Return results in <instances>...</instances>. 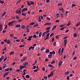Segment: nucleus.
I'll use <instances>...</instances> for the list:
<instances>
[{"instance_id":"obj_1","label":"nucleus","mask_w":80,"mask_h":80,"mask_svg":"<svg viewBox=\"0 0 80 80\" xmlns=\"http://www.w3.org/2000/svg\"><path fill=\"white\" fill-rule=\"evenodd\" d=\"M52 76H53V72H51L50 74H49L48 75V78H50V77H52Z\"/></svg>"},{"instance_id":"obj_2","label":"nucleus","mask_w":80,"mask_h":80,"mask_svg":"<svg viewBox=\"0 0 80 80\" xmlns=\"http://www.w3.org/2000/svg\"><path fill=\"white\" fill-rule=\"evenodd\" d=\"M64 47H66V45H67V39H65L64 40Z\"/></svg>"},{"instance_id":"obj_3","label":"nucleus","mask_w":80,"mask_h":80,"mask_svg":"<svg viewBox=\"0 0 80 80\" xmlns=\"http://www.w3.org/2000/svg\"><path fill=\"white\" fill-rule=\"evenodd\" d=\"M5 58V57H4V56H1V58H0V62H2V60H3V58Z\"/></svg>"},{"instance_id":"obj_4","label":"nucleus","mask_w":80,"mask_h":80,"mask_svg":"<svg viewBox=\"0 0 80 80\" xmlns=\"http://www.w3.org/2000/svg\"><path fill=\"white\" fill-rule=\"evenodd\" d=\"M51 23L47 22L44 24V25H51Z\"/></svg>"},{"instance_id":"obj_5","label":"nucleus","mask_w":80,"mask_h":80,"mask_svg":"<svg viewBox=\"0 0 80 80\" xmlns=\"http://www.w3.org/2000/svg\"><path fill=\"white\" fill-rule=\"evenodd\" d=\"M28 63L27 62H24V63H23V65H24V66H27V65H28Z\"/></svg>"},{"instance_id":"obj_6","label":"nucleus","mask_w":80,"mask_h":80,"mask_svg":"<svg viewBox=\"0 0 80 80\" xmlns=\"http://www.w3.org/2000/svg\"><path fill=\"white\" fill-rule=\"evenodd\" d=\"M62 63H63V62H62V61H60V62H59L58 63V66H61Z\"/></svg>"},{"instance_id":"obj_7","label":"nucleus","mask_w":80,"mask_h":80,"mask_svg":"<svg viewBox=\"0 0 80 80\" xmlns=\"http://www.w3.org/2000/svg\"><path fill=\"white\" fill-rule=\"evenodd\" d=\"M42 32H40L39 33V38H40L42 37Z\"/></svg>"},{"instance_id":"obj_8","label":"nucleus","mask_w":80,"mask_h":80,"mask_svg":"<svg viewBox=\"0 0 80 80\" xmlns=\"http://www.w3.org/2000/svg\"><path fill=\"white\" fill-rule=\"evenodd\" d=\"M8 25L9 26H12V25H13V24L12 22H10L8 23Z\"/></svg>"},{"instance_id":"obj_9","label":"nucleus","mask_w":80,"mask_h":80,"mask_svg":"<svg viewBox=\"0 0 80 80\" xmlns=\"http://www.w3.org/2000/svg\"><path fill=\"white\" fill-rule=\"evenodd\" d=\"M6 67H7V65H6V64H3L2 66V67L3 68H5Z\"/></svg>"},{"instance_id":"obj_10","label":"nucleus","mask_w":80,"mask_h":80,"mask_svg":"<svg viewBox=\"0 0 80 80\" xmlns=\"http://www.w3.org/2000/svg\"><path fill=\"white\" fill-rule=\"evenodd\" d=\"M57 28V26L55 25L54 27H53V28H52V30L53 31V30H54L55 28Z\"/></svg>"},{"instance_id":"obj_11","label":"nucleus","mask_w":80,"mask_h":80,"mask_svg":"<svg viewBox=\"0 0 80 80\" xmlns=\"http://www.w3.org/2000/svg\"><path fill=\"white\" fill-rule=\"evenodd\" d=\"M21 27V25H20V24H18L15 26V27H17L18 28L19 27Z\"/></svg>"},{"instance_id":"obj_12","label":"nucleus","mask_w":80,"mask_h":80,"mask_svg":"<svg viewBox=\"0 0 80 80\" xmlns=\"http://www.w3.org/2000/svg\"><path fill=\"white\" fill-rule=\"evenodd\" d=\"M27 3L28 5V6H31V4L28 1H27Z\"/></svg>"},{"instance_id":"obj_13","label":"nucleus","mask_w":80,"mask_h":80,"mask_svg":"<svg viewBox=\"0 0 80 80\" xmlns=\"http://www.w3.org/2000/svg\"><path fill=\"white\" fill-rule=\"evenodd\" d=\"M22 15L24 17H25V16L27 15V13H22Z\"/></svg>"},{"instance_id":"obj_14","label":"nucleus","mask_w":80,"mask_h":80,"mask_svg":"<svg viewBox=\"0 0 80 80\" xmlns=\"http://www.w3.org/2000/svg\"><path fill=\"white\" fill-rule=\"evenodd\" d=\"M68 13H69V12H68L67 11H65V15L66 16H68Z\"/></svg>"},{"instance_id":"obj_15","label":"nucleus","mask_w":80,"mask_h":80,"mask_svg":"<svg viewBox=\"0 0 80 80\" xmlns=\"http://www.w3.org/2000/svg\"><path fill=\"white\" fill-rule=\"evenodd\" d=\"M49 52H50V51L49 50L46 49V51H45V52L46 53H49Z\"/></svg>"},{"instance_id":"obj_16","label":"nucleus","mask_w":80,"mask_h":80,"mask_svg":"<svg viewBox=\"0 0 80 80\" xmlns=\"http://www.w3.org/2000/svg\"><path fill=\"white\" fill-rule=\"evenodd\" d=\"M7 43L8 44H10V43H11V41H10L9 40H8Z\"/></svg>"},{"instance_id":"obj_17","label":"nucleus","mask_w":80,"mask_h":80,"mask_svg":"<svg viewBox=\"0 0 80 80\" xmlns=\"http://www.w3.org/2000/svg\"><path fill=\"white\" fill-rule=\"evenodd\" d=\"M37 23V24L34 25V27H38V23Z\"/></svg>"},{"instance_id":"obj_18","label":"nucleus","mask_w":80,"mask_h":80,"mask_svg":"<svg viewBox=\"0 0 80 80\" xmlns=\"http://www.w3.org/2000/svg\"><path fill=\"white\" fill-rule=\"evenodd\" d=\"M64 74L65 75H68V74H69V72L68 71L66 72Z\"/></svg>"},{"instance_id":"obj_19","label":"nucleus","mask_w":80,"mask_h":80,"mask_svg":"<svg viewBox=\"0 0 80 80\" xmlns=\"http://www.w3.org/2000/svg\"><path fill=\"white\" fill-rule=\"evenodd\" d=\"M20 68H26V66H20Z\"/></svg>"},{"instance_id":"obj_20","label":"nucleus","mask_w":80,"mask_h":80,"mask_svg":"<svg viewBox=\"0 0 80 80\" xmlns=\"http://www.w3.org/2000/svg\"><path fill=\"white\" fill-rule=\"evenodd\" d=\"M35 24V22H32L30 23L29 24V25H34Z\"/></svg>"},{"instance_id":"obj_21","label":"nucleus","mask_w":80,"mask_h":80,"mask_svg":"<svg viewBox=\"0 0 80 80\" xmlns=\"http://www.w3.org/2000/svg\"><path fill=\"white\" fill-rule=\"evenodd\" d=\"M21 28H22L23 29H24V28H25V25H22L21 26Z\"/></svg>"},{"instance_id":"obj_22","label":"nucleus","mask_w":80,"mask_h":80,"mask_svg":"<svg viewBox=\"0 0 80 80\" xmlns=\"http://www.w3.org/2000/svg\"><path fill=\"white\" fill-rule=\"evenodd\" d=\"M26 78H30V76L29 75H27L26 76Z\"/></svg>"},{"instance_id":"obj_23","label":"nucleus","mask_w":80,"mask_h":80,"mask_svg":"<svg viewBox=\"0 0 80 80\" xmlns=\"http://www.w3.org/2000/svg\"><path fill=\"white\" fill-rule=\"evenodd\" d=\"M37 36L36 35V34H35L33 35V38H37Z\"/></svg>"},{"instance_id":"obj_24","label":"nucleus","mask_w":80,"mask_h":80,"mask_svg":"<svg viewBox=\"0 0 80 80\" xmlns=\"http://www.w3.org/2000/svg\"><path fill=\"white\" fill-rule=\"evenodd\" d=\"M62 12L63 13H65V11H64V9H63V8H62Z\"/></svg>"},{"instance_id":"obj_25","label":"nucleus","mask_w":80,"mask_h":80,"mask_svg":"<svg viewBox=\"0 0 80 80\" xmlns=\"http://www.w3.org/2000/svg\"><path fill=\"white\" fill-rule=\"evenodd\" d=\"M45 33H46V32H43L42 34V37H44V36L45 35Z\"/></svg>"},{"instance_id":"obj_26","label":"nucleus","mask_w":80,"mask_h":80,"mask_svg":"<svg viewBox=\"0 0 80 80\" xmlns=\"http://www.w3.org/2000/svg\"><path fill=\"white\" fill-rule=\"evenodd\" d=\"M70 23H71L70 21H69L68 22V23L67 25V26H69L70 24Z\"/></svg>"},{"instance_id":"obj_27","label":"nucleus","mask_w":80,"mask_h":80,"mask_svg":"<svg viewBox=\"0 0 80 80\" xmlns=\"http://www.w3.org/2000/svg\"><path fill=\"white\" fill-rule=\"evenodd\" d=\"M4 70H5V71H6V72H7L8 71V70H9V68H6L4 69Z\"/></svg>"},{"instance_id":"obj_28","label":"nucleus","mask_w":80,"mask_h":80,"mask_svg":"<svg viewBox=\"0 0 80 80\" xmlns=\"http://www.w3.org/2000/svg\"><path fill=\"white\" fill-rule=\"evenodd\" d=\"M48 58H52V55H48Z\"/></svg>"},{"instance_id":"obj_29","label":"nucleus","mask_w":80,"mask_h":80,"mask_svg":"<svg viewBox=\"0 0 80 80\" xmlns=\"http://www.w3.org/2000/svg\"><path fill=\"white\" fill-rule=\"evenodd\" d=\"M43 78L45 79V80H47V76H44Z\"/></svg>"},{"instance_id":"obj_30","label":"nucleus","mask_w":80,"mask_h":80,"mask_svg":"<svg viewBox=\"0 0 80 80\" xmlns=\"http://www.w3.org/2000/svg\"><path fill=\"white\" fill-rule=\"evenodd\" d=\"M38 21L39 22H41L42 21L41 19L40 18V17H39V18Z\"/></svg>"},{"instance_id":"obj_31","label":"nucleus","mask_w":80,"mask_h":80,"mask_svg":"<svg viewBox=\"0 0 80 80\" xmlns=\"http://www.w3.org/2000/svg\"><path fill=\"white\" fill-rule=\"evenodd\" d=\"M80 25V22H79L76 25V27H78V25Z\"/></svg>"},{"instance_id":"obj_32","label":"nucleus","mask_w":80,"mask_h":80,"mask_svg":"<svg viewBox=\"0 0 80 80\" xmlns=\"http://www.w3.org/2000/svg\"><path fill=\"white\" fill-rule=\"evenodd\" d=\"M46 19L47 20H48V21L50 20V18H49V17H47L46 18Z\"/></svg>"},{"instance_id":"obj_33","label":"nucleus","mask_w":80,"mask_h":80,"mask_svg":"<svg viewBox=\"0 0 80 80\" xmlns=\"http://www.w3.org/2000/svg\"><path fill=\"white\" fill-rule=\"evenodd\" d=\"M48 66L49 67H53V65L52 64H48Z\"/></svg>"},{"instance_id":"obj_34","label":"nucleus","mask_w":80,"mask_h":80,"mask_svg":"<svg viewBox=\"0 0 80 80\" xmlns=\"http://www.w3.org/2000/svg\"><path fill=\"white\" fill-rule=\"evenodd\" d=\"M5 14H6V12H4V13H3V14L2 15V17H4V16H5Z\"/></svg>"},{"instance_id":"obj_35","label":"nucleus","mask_w":80,"mask_h":80,"mask_svg":"<svg viewBox=\"0 0 80 80\" xmlns=\"http://www.w3.org/2000/svg\"><path fill=\"white\" fill-rule=\"evenodd\" d=\"M61 51V49L60 48L59 49L58 52V53L59 54H60Z\"/></svg>"},{"instance_id":"obj_36","label":"nucleus","mask_w":80,"mask_h":80,"mask_svg":"<svg viewBox=\"0 0 80 80\" xmlns=\"http://www.w3.org/2000/svg\"><path fill=\"white\" fill-rule=\"evenodd\" d=\"M32 46H31L30 47H29L28 48V50H31V49H32Z\"/></svg>"},{"instance_id":"obj_37","label":"nucleus","mask_w":80,"mask_h":80,"mask_svg":"<svg viewBox=\"0 0 80 80\" xmlns=\"http://www.w3.org/2000/svg\"><path fill=\"white\" fill-rule=\"evenodd\" d=\"M16 18H17V19H20V18H19L18 16H17L16 17Z\"/></svg>"},{"instance_id":"obj_38","label":"nucleus","mask_w":80,"mask_h":80,"mask_svg":"<svg viewBox=\"0 0 80 80\" xmlns=\"http://www.w3.org/2000/svg\"><path fill=\"white\" fill-rule=\"evenodd\" d=\"M30 2L31 4V5H33V4H34V2H33L32 1H30Z\"/></svg>"},{"instance_id":"obj_39","label":"nucleus","mask_w":80,"mask_h":80,"mask_svg":"<svg viewBox=\"0 0 80 80\" xmlns=\"http://www.w3.org/2000/svg\"><path fill=\"white\" fill-rule=\"evenodd\" d=\"M1 3H2V4H3V3H4V1H3L1 0Z\"/></svg>"},{"instance_id":"obj_40","label":"nucleus","mask_w":80,"mask_h":80,"mask_svg":"<svg viewBox=\"0 0 80 80\" xmlns=\"http://www.w3.org/2000/svg\"><path fill=\"white\" fill-rule=\"evenodd\" d=\"M8 27V25H6L4 28L5 29H7V28Z\"/></svg>"},{"instance_id":"obj_41","label":"nucleus","mask_w":80,"mask_h":80,"mask_svg":"<svg viewBox=\"0 0 80 80\" xmlns=\"http://www.w3.org/2000/svg\"><path fill=\"white\" fill-rule=\"evenodd\" d=\"M36 35H38V33H39V32L36 31Z\"/></svg>"},{"instance_id":"obj_42","label":"nucleus","mask_w":80,"mask_h":80,"mask_svg":"<svg viewBox=\"0 0 80 80\" xmlns=\"http://www.w3.org/2000/svg\"><path fill=\"white\" fill-rule=\"evenodd\" d=\"M54 35V33H52L51 34V35L50 36V37H52V36H53Z\"/></svg>"},{"instance_id":"obj_43","label":"nucleus","mask_w":80,"mask_h":80,"mask_svg":"<svg viewBox=\"0 0 80 80\" xmlns=\"http://www.w3.org/2000/svg\"><path fill=\"white\" fill-rule=\"evenodd\" d=\"M77 36V34H74V37L75 38L76 37V36Z\"/></svg>"},{"instance_id":"obj_44","label":"nucleus","mask_w":80,"mask_h":80,"mask_svg":"<svg viewBox=\"0 0 80 80\" xmlns=\"http://www.w3.org/2000/svg\"><path fill=\"white\" fill-rule=\"evenodd\" d=\"M3 27V25L2 24H0V28H2V27Z\"/></svg>"},{"instance_id":"obj_45","label":"nucleus","mask_w":80,"mask_h":80,"mask_svg":"<svg viewBox=\"0 0 80 80\" xmlns=\"http://www.w3.org/2000/svg\"><path fill=\"white\" fill-rule=\"evenodd\" d=\"M19 47H20L21 48H22V47H24V45H21L19 46Z\"/></svg>"},{"instance_id":"obj_46","label":"nucleus","mask_w":80,"mask_h":80,"mask_svg":"<svg viewBox=\"0 0 80 80\" xmlns=\"http://www.w3.org/2000/svg\"><path fill=\"white\" fill-rule=\"evenodd\" d=\"M23 9H24V10L25 11H27V10H28V8H24Z\"/></svg>"},{"instance_id":"obj_47","label":"nucleus","mask_w":80,"mask_h":80,"mask_svg":"<svg viewBox=\"0 0 80 80\" xmlns=\"http://www.w3.org/2000/svg\"><path fill=\"white\" fill-rule=\"evenodd\" d=\"M72 7H75L76 6V5L75 4H73L72 5Z\"/></svg>"},{"instance_id":"obj_48","label":"nucleus","mask_w":80,"mask_h":80,"mask_svg":"<svg viewBox=\"0 0 80 80\" xmlns=\"http://www.w3.org/2000/svg\"><path fill=\"white\" fill-rule=\"evenodd\" d=\"M50 27H48L47 28H46V30H49V29H50Z\"/></svg>"},{"instance_id":"obj_49","label":"nucleus","mask_w":80,"mask_h":80,"mask_svg":"<svg viewBox=\"0 0 80 80\" xmlns=\"http://www.w3.org/2000/svg\"><path fill=\"white\" fill-rule=\"evenodd\" d=\"M65 28V27H64L63 28H61L60 29L61 30H64V28Z\"/></svg>"},{"instance_id":"obj_50","label":"nucleus","mask_w":80,"mask_h":80,"mask_svg":"<svg viewBox=\"0 0 80 80\" xmlns=\"http://www.w3.org/2000/svg\"><path fill=\"white\" fill-rule=\"evenodd\" d=\"M6 32V30H4L2 31V33H5Z\"/></svg>"},{"instance_id":"obj_51","label":"nucleus","mask_w":80,"mask_h":80,"mask_svg":"<svg viewBox=\"0 0 80 80\" xmlns=\"http://www.w3.org/2000/svg\"><path fill=\"white\" fill-rule=\"evenodd\" d=\"M23 60H24L25 61V60H26V59H27V57H25L23 58Z\"/></svg>"},{"instance_id":"obj_52","label":"nucleus","mask_w":80,"mask_h":80,"mask_svg":"<svg viewBox=\"0 0 80 80\" xmlns=\"http://www.w3.org/2000/svg\"><path fill=\"white\" fill-rule=\"evenodd\" d=\"M56 45H57V44L56 43V42H55L53 43V45H54V46H56Z\"/></svg>"},{"instance_id":"obj_53","label":"nucleus","mask_w":80,"mask_h":80,"mask_svg":"<svg viewBox=\"0 0 80 80\" xmlns=\"http://www.w3.org/2000/svg\"><path fill=\"white\" fill-rule=\"evenodd\" d=\"M13 53H14V52H11L9 53L10 55H12V54H13Z\"/></svg>"},{"instance_id":"obj_54","label":"nucleus","mask_w":80,"mask_h":80,"mask_svg":"<svg viewBox=\"0 0 80 80\" xmlns=\"http://www.w3.org/2000/svg\"><path fill=\"white\" fill-rule=\"evenodd\" d=\"M56 38H59V36H58V35H56Z\"/></svg>"},{"instance_id":"obj_55","label":"nucleus","mask_w":80,"mask_h":80,"mask_svg":"<svg viewBox=\"0 0 80 80\" xmlns=\"http://www.w3.org/2000/svg\"><path fill=\"white\" fill-rule=\"evenodd\" d=\"M42 70L43 71H45V68L44 67H43L42 68Z\"/></svg>"},{"instance_id":"obj_56","label":"nucleus","mask_w":80,"mask_h":80,"mask_svg":"<svg viewBox=\"0 0 80 80\" xmlns=\"http://www.w3.org/2000/svg\"><path fill=\"white\" fill-rule=\"evenodd\" d=\"M50 2V0H46V3H49Z\"/></svg>"},{"instance_id":"obj_57","label":"nucleus","mask_w":80,"mask_h":80,"mask_svg":"<svg viewBox=\"0 0 80 80\" xmlns=\"http://www.w3.org/2000/svg\"><path fill=\"white\" fill-rule=\"evenodd\" d=\"M65 27V25H61L60 26V27Z\"/></svg>"},{"instance_id":"obj_58","label":"nucleus","mask_w":80,"mask_h":80,"mask_svg":"<svg viewBox=\"0 0 80 80\" xmlns=\"http://www.w3.org/2000/svg\"><path fill=\"white\" fill-rule=\"evenodd\" d=\"M67 80H69V79H70V77H69V76H67Z\"/></svg>"},{"instance_id":"obj_59","label":"nucleus","mask_w":80,"mask_h":80,"mask_svg":"<svg viewBox=\"0 0 80 80\" xmlns=\"http://www.w3.org/2000/svg\"><path fill=\"white\" fill-rule=\"evenodd\" d=\"M9 71H11L12 70H13V69H12V68H9Z\"/></svg>"},{"instance_id":"obj_60","label":"nucleus","mask_w":80,"mask_h":80,"mask_svg":"<svg viewBox=\"0 0 80 80\" xmlns=\"http://www.w3.org/2000/svg\"><path fill=\"white\" fill-rule=\"evenodd\" d=\"M10 37H12L13 36V34H11L10 35Z\"/></svg>"},{"instance_id":"obj_61","label":"nucleus","mask_w":80,"mask_h":80,"mask_svg":"<svg viewBox=\"0 0 80 80\" xmlns=\"http://www.w3.org/2000/svg\"><path fill=\"white\" fill-rule=\"evenodd\" d=\"M54 62H55V61H53L51 62V64H53V63H54Z\"/></svg>"},{"instance_id":"obj_62","label":"nucleus","mask_w":80,"mask_h":80,"mask_svg":"<svg viewBox=\"0 0 80 80\" xmlns=\"http://www.w3.org/2000/svg\"><path fill=\"white\" fill-rule=\"evenodd\" d=\"M49 54L50 55H52L53 54V52H49Z\"/></svg>"},{"instance_id":"obj_63","label":"nucleus","mask_w":80,"mask_h":80,"mask_svg":"<svg viewBox=\"0 0 80 80\" xmlns=\"http://www.w3.org/2000/svg\"><path fill=\"white\" fill-rule=\"evenodd\" d=\"M52 54H53V55H55V51H52Z\"/></svg>"},{"instance_id":"obj_64","label":"nucleus","mask_w":80,"mask_h":80,"mask_svg":"<svg viewBox=\"0 0 80 80\" xmlns=\"http://www.w3.org/2000/svg\"><path fill=\"white\" fill-rule=\"evenodd\" d=\"M55 22H56V23H58V22H59V20H57L55 21Z\"/></svg>"}]
</instances>
